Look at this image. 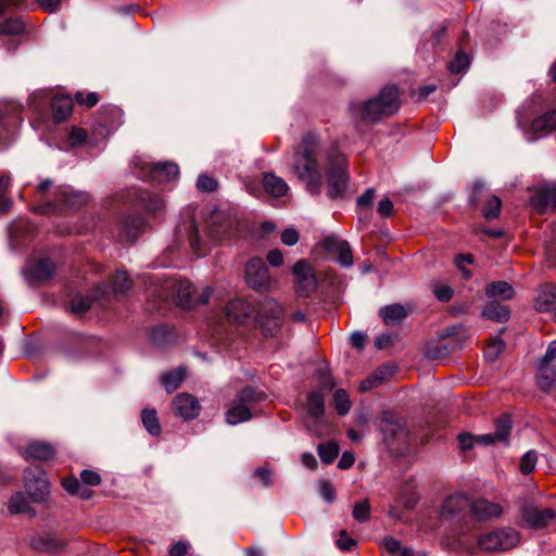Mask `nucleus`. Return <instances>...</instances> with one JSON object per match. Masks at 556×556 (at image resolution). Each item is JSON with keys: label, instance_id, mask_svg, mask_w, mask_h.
Returning <instances> with one entry per match:
<instances>
[{"label": "nucleus", "instance_id": "1", "mask_svg": "<svg viewBox=\"0 0 556 556\" xmlns=\"http://www.w3.org/2000/svg\"><path fill=\"white\" fill-rule=\"evenodd\" d=\"M303 151H296L293 155L292 168L296 176L306 182L307 190L318 195L321 191V174L316 162L317 138L313 134H306L302 139Z\"/></svg>", "mask_w": 556, "mask_h": 556}, {"label": "nucleus", "instance_id": "2", "mask_svg": "<svg viewBox=\"0 0 556 556\" xmlns=\"http://www.w3.org/2000/svg\"><path fill=\"white\" fill-rule=\"evenodd\" d=\"M400 108L399 90L394 86H387L379 94L363 102L361 105L352 104L351 111L366 122H377L386 115L394 114Z\"/></svg>", "mask_w": 556, "mask_h": 556}, {"label": "nucleus", "instance_id": "3", "mask_svg": "<svg viewBox=\"0 0 556 556\" xmlns=\"http://www.w3.org/2000/svg\"><path fill=\"white\" fill-rule=\"evenodd\" d=\"M189 245L191 251L198 256H204L203 240L199 235V229L194 215L190 211H186L174 230V241L166 249V253L173 255L176 251L185 249Z\"/></svg>", "mask_w": 556, "mask_h": 556}, {"label": "nucleus", "instance_id": "4", "mask_svg": "<svg viewBox=\"0 0 556 556\" xmlns=\"http://www.w3.org/2000/svg\"><path fill=\"white\" fill-rule=\"evenodd\" d=\"M440 516L444 520L454 522L460 533L467 534L471 531V500L465 493L448 495L442 503Z\"/></svg>", "mask_w": 556, "mask_h": 556}, {"label": "nucleus", "instance_id": "5", "mask_svg": "<svg viewBox=\"0 0 556 556\" xmlns=\"http://www.w3.org/2000/svg\"><path fill=\"white\" fill-rule=\"evenodd\" d=\"M264 399L262 392H256L251 387L243 388L233 399L230 407L225 414L228 425L236 426L249 421L252 417V409L255 404Z\"/></svg>", "mask_w": 556, "mask_h": 556}, {"label": "nucleus", "instance_id": "6", "mask_svg": "<svg viewBox=\"0 0 556 556\" xmlns=\"http://www.w3.org/2000/svg\"><path fill=\"white\" fill-rule=\"evenodd\" d=\"M328 182V197L330 199L343 198L346 193L349 173L348 163L341 154L330 155L326 166Z\"/></svg>", "mask_w": 556, "mask_h": 556}, {"label": "nucleus", "instance_id": "7", "mask_svg": "<svg viewBox=\"0 0 556 556\" xmlns=\"http://www.w3.org/2000/svg\"><path fill=\"white\" fill-rule=\"evenodd\" d=\"M520 535L513 528H501L479 536L478 545L485 552H504L519 544Z\"/></svg>", "mask_w": 556, "mask_h": 556}, {"label": "nucleus", "instance_id": "8", "mask_svg": "<svg viewBox=\"0 0 556 556\" xmlns=\"http://www.w3.org/2000/svg\"><path fill=\"white\" fill-rule=\"evenodd\" d=\"M245 281L250 288L267 293L274 290L275 281L270 278L268 268L261 257H252L245 265Z\"/></svg>", "mask_w": 556, "mask_h": 556}, {"label": "nucleus", "instance_id": "9", "mask_svg": "<svg viewBox=\"0 0 556 556\" xmlns=\"http://www.w3.org/2000/svg\"><path fill=\"white\" fill-rule=\"evenodd\" d=\"M256 321L264 332L274 336L282 323L283 311L280 304L274 299H265L256 309Z\"/></svg>", "mask_w": 556, "mask_h": 556}, {"label": "nucleus", "instance_id": "10", "mask_svg": "<svg viewBox=\"0 0 556 556\" xmlns=\"http://www.w3.org/2000/svg\"><path fill=\"white\" fill-rule=\"evenodd\" d=\"M24 488L33 503H43L50 493L49 482L39 467L24 470Z\"/></svg>", "mask_w": 556, "mask_h": 556}, {"label": "nucleus", "instance_id": "11", "mask_svg": "<svg viewBox=\"0 0 556 556\" xmlns=\"http://www.w3.org/2000/svg\"><path fill=\"white\" fill-rule=\"evenodd\" d=\"M175 289L178 305L184 308H192L197 304H206L212 295L213 290L205 287L199 296L195 295V288L189 280L180 279L172 283Z\"/></svg>", "mask_w": 556, "mask_h": 556}, {"label": "nucleus", "instance_id": "12", "mask_svg": "<svg viewBox=\"0 0 556 556\" xmlns=\"http://www.w3.org/2000/svg\"><path fill=\"white\" fill-rule=\"evenodd\" d=\"M520 515L522 521L533 530L544 529L556 519L555 509H540L531 503H525L521 506Z\"/></svg>", "mask_w": 556, "mask_h": 556}, {"label": "nucleus", "instance_id": "13", "mask_svg": "<svg viewBox=\"0 0 556 556\" xmlns=\"http://www.w3.org/2000/svg\"><path fill=\"white\" fill-rule=\"evenodd\" d=\"M226 317L232 324L251 325L256 323V308L244 300L235 299L226 306Z\"/></svg>", "mask_w": 556, "mask_h": 556}, {"label": "nucleus", "instance_id": "14", "mask_svg": "<svg viewBox=\"0 0 556 556\" xmlns=\"http://www.w3.org/2000/svg\"><path fill=\"white\" fill-rule=\"evenodd\" d=\"M320 247L327 253L336 254L337 262L340 266L344 268L353 266L354 258L351 247L346 240H343L338 236H328L321 240Z\"/></svg>", "mask_w": 556, "mask_h": 556}, {"label": "nucleus", "instance_id": "15", "mask_svg": "<svg viewBox=\"0 0 556 556\" xmlns=\"http://www.w3.org/2000/svg\"><path fill=\"white\" fill-rule=\"evenodd\" d=\"M52 180L47 178L42 180L35 190L34 204L31 210L41 215H49L56 212L55 198L53 195Z\"/></svg>", "mask_w": 556, "mask_h": 556}, {"label": "nucleus", "instance_id": "16", "mask_svg": "<svg viewBox=\"0 0 556 556\" xmlns=\"http://www.w3.org/2000/svg\"><path fill=\"white\" fill-rule=\"evenodd\" d=\"M53 195L55 198L54 203H56V211L60 207L78 210L89 200V194L87 192L76 191L70 186L55 188L53 190Z\"/></svg>", "mask_w": 556, "mask_h": 556}, {"label": "nucleus", "instance_id": "17", "mask_svg": "<svg viewBox=\"0 0 556 556\" xmlns=\"http://www.w3.org/2000/svg\"><path fill=\"white\" fill-rule=\"evenodd\" d=\"M511 431V421L508 415H502L495 422V431L493 433H484L476 435V443L480 445H493L496 443L508 444Z\"/></svg>", "mask_w": 556, "mask_h": 556}, {"label": "nucleus", "instance_id": "18", "mask_svg": "<svg viewBox=\"0 0 556 556\" xmlns=\"http://www.w3.org/2000/svg\"><path fill=\"white\" fill-rule=\"evenodd\" d=\"M459 328H462L460 325L450 327L441 333L438 340L428 342L424 350L425 357L430 361H439L446 357L452 352V349L444 342V339L454 336Z\"/></svg>", "mask_w": 556, "mask_h": 556}, {"label": "nucleus", "instance_id": "19", "mask_svg": "<svg viewBox=\"0 0 556 556\" xmlns=\"http://www.w3.org/2000/svg\"><path fill=\"white\" fill-rule=\"evenodd\" d=\"M293 275L295 277L299 291L308 295L316 288L317 280L315 273L306 260H300L293 267Z\"/></svg>", "mask_w": 556, "mask_h": 556}, {"label": "nucleus", "instance_id": "20", "mask_svg": "<svg viewBox=\"0 0 556 556\" xmlns=\"http://www.w3.org/2000/svg\"><path fill=\"white\" fill-rule=\"evenodd\" d=\"M173 409L184 420H192L200 414L201 406L195 396L189 393H179L173 400Z\"/></svg>", "mask_w": 556, "mask_h": 556}, {"label": "nucleus", "instance_id": "21", "mask_svg": "<svg viewBox=\"0 0 556 556\" xmlns=\"http://www.w3.org/2000/svg\"><path fill=\"white\" fill-rule=\"evenodd\" d=\"M54 273L55 265L48 258H41L29 263L24 270L25 277L31 286L50 279Z\"/></svg>", "mask_w": 556, "mask_h": 556}, {"label": "nucleus", "instance_id": "22", "mask_svg": "<svg viewBox=\"0 0 556 556\" xmlns=\"http://www.w3.org/2000/svg\"><path fill=\"white\" fill-rule=\"evenodd\" d=\"M24 0H0V15L8 9L20 7ZM24 31V24L20 18L0 20V36H17Z\"/></svg>", "mask_w": 556, "mask_h": 556}, {"label": "nucleus", "instance_id": "23", "mask_svg": "<svg viewBox=\"0 0 556 556\" xmlns=\"http://www.w3.org/2000/svg\"><path fill=\"white\" fill-rule=\"evenodd\" d=\"M503 514V508L497 503H492L485 498H478L471 501V517L470 521H488L496 519Z\"/></svg>", "mask_w": 556, "mask_h": 556}, {"label": "nucleus", "instance_id": "24", "mask_svg": "<svg viewBox=\"0 0 556 556\" xmlns=\"http://www.w3.org/2000/svg\"><path fill=\"white\" fill-rule=\"evenodd\" d=\"M306 414L313 419V422H307L306 427L317 432V426L321 424L325 414V401L324 395L319 391H313L307 395Z\"/></svg>", "mask_w": 556, "mask_h": 556}, {"label": "nucleus", "instance_id": "25", "mask_svg": "<svg viewBox=\"0 0 556 556\" xmlns=\"http://www.w3.org/2000/svg\"><path fill=\"white\" fill-rule=\"evenodd\" d=\"M531 204L540 212L556 210V184L541 187L531 198Z\"/></svg>", "mask_w": 556, "mask_h": 556}, {"label": "nucleus", "instance_id": "26", "mask_svg": "<svg viewBox=\"0 0 556 556\" xmlns=\"http://www.w3.org/2000/svg\"><path fill=\"white\" fill-rule=\"evenodd\" d=\"M179 174L178 165L170 162L150 164L148 177L156 182H167L177 178Z\"/></svg>", "mask_w": 556, "mask_h": 556}, {"label": "nucleus", "instance_id": "27", "mask_svg": "<svg viewBox=\"0 0 556 556\" xmlns=\"http://www.w3.org/2000/svg\"><path fill=\"white\" fill-rule=\"evenodd\" d=\"M106 292L108 288L105 286H98L92 295L76 294L71 301V311L76 315L86 313L91 307L92 302L102 299Z\"/></svg>", "mask_w": 556, "mask_h": 556}, {"label": "nucleus", "instance_id": "28", "mask_svg": "<svg viewBox=\"0 0 556 556\" xmlns=\"http://www.w3.org/2000/svg\"><path fill=\"white\" fill-rule=\"evenodd\" d=\"M534 308L538 312H551L556 309V286L544 285L534 298Z\"/></svg>", "mask_w": 556, "mask_h": 556}, {"label": "nucleus", "instance_id": "29", "mask_svg": "<svg viewBox=\"0 0 556 556\" xmlns=\"http://www.w3.org/2000/svg\"><path fill=\"white\" fill-rule=\"evenodd\" d=\"M538 386L541 390H548L556 379V366L540 358L535 365Z\"/></svg>", "mask_w": 556, "mask_h": 556}, {"label": "nucleus", "instance_id": "30", "mask_svg": "<svg viewBox=\"0 0 556 556\" xmlns=\"http://www.w3.org/2000/svg\"><path fill=\"white\" fill-rule=\"evenodd\" d=\"M380 546L392 556H428L425 551L416 552L413 548L403 546L401 541L393 536H384Z\"/></svg>", "mask_w": 556, "mask_h": 556}, {"label": "nucleus", "instance_id": "31", "mask_svg": "<svg viewBox=\"0 0 556 556\" xmlns=\"http://www.w3.org/2000/svg\"><path fill=\"white\" fill-rule=\"evenodd\" d=\"M22 106L16 102H7L0 104V125L4 128L15 127L22 123Z\"/></svg>", "mask_w": 556, "mask_h": 556}, {"label": "nucleus", "instance_id": "32", "mask_svg": "<svg viewBox=\"0 0 556 556\" xmlns=\"http://www.w3.org/2000/svg\"><path fill=\"white\" fill-rule=\"evenodd\" d=\"M31 500L28 494L22 491L15 492L9 500L8 509L11 515L28 514L36 515V510L30 506Z\"/></svg>", "mask_w": 556, "mask_h": 556}, {"label": "nucleus", "instance_id": "33", "mask_svg": "<svg viewBox=\"0 0 556 556\" xmlns=\"http://www.w3.org/2000/svg\"><path fill=\"white\" fill-rule=\"evenodd\" d=\"M407 315L408 311L400 303L386 305L379 309V316L388 326L401 324Z\"/></svg>", "mask_w": 556, "mask_h": 556}, {"label": "nucleus", "instance_id": "34", "mask_svg": "<svg viewBox=\"0 0 556 556\" xmlns=\"http://www.w3.org/2000/svg\"><path fill=\"white\" fill-rule=\"evenodd\" d=\"M484 319L493 320L496 323H505L509 319L510 312L506 305L496 301H491L484 305L481 312Z\"/></svg>", "mask_w": 556, "mask_h": 556}, {"label": "nucleus", "instance_id": "35", "mask_svg": "<svg viewBox=\"0 0 556 556\" xmlns=\"http://www.w3.org/2000/svg\"><path fill=\"white\" fill-rule=\"evenodd\" d=\"M73 101L67 96H55L51 101L53 118L56 123L65 121L72 113Z\"/></svg>", "mask_w": 556, "mask_h": 556}, {"label": "nucleus", "instance_id": "36", "mask_svg": "<svg viewBox=\"0 0 556 556\" xmlns=\"http://www.w3.org/2000/svg\"><path fill=\"white\" fill-rule=\"evenodd\" d=\"M263 184L266 192L276 198L285 195L289 190L287 182L273 173L264 174Z\"/></svg>", "mask_w": 556, "mask_h": 556}, {"label": "nucleus", "instance_id": "37", "mask_svg": "<svg viewBox=\"0 0 556 556\" xmlns=\"http://www.w3.org/2000/svg\"><path fill=\"white\" fill-rule=\"evenodd\" d=\"M380 430L386 438H394L403 431V426L395 414L383 412L381 415Z\"/></svg>", "mask_w": 556, "mask_h": 556}, {"label": "nucleus", "instance_id": "38", "mask_svg": "<svg viewBox=\"0 0 556 556\" xmlns=\"http://www.w3.org/2000/svg\"><path fill=\"white\" fill-rule=\"evenodd\" d=\"M54 448L49 443L31 442L25 448V457L37 460H49L54 456Z\"/></svg>", "mask_w": 556, "mask_h": 556}, {"label": "nucleus", "instance_id": "39", "mask_svg": "<svg viewBox=\"0 0 556 556\" xmlns=\"http://www.w3.org/2000/svg\"><path fill=\"white\" fill-rule=\"evenodd\" d=\"M531 129L540 135L556 129V109L535 118L531 124Z\"/></svg>", "mask_w": 556, "mask_h": 556}, {"label": "nucleus", "instance_id": "40", "mask_svg": "<svg viewBox=\"0 0 556 556\" xmlns=\"http://www.w3.org/2000/svg\"><path fill=\"white\" fill-rule=\"evenodd\" d=\"M485 293L489 298H502L510 300L515 295L514 288L506 281H493L486 286Z\"/></svg>", "mask_w": 556, "mask_h": 556}, {"label": "nucleus", "instance_id": "41", "mask_svg": "<svg viewBox=\"0 0 556 556\" xmlns=\"http://www.w3.org/2000/svg\"><path fill=\"white\" fill-rule=\"evenodd\" d=\"M186 369L178 367L176 370H170L163 374L161 382L168 393L174 392L185 380Z\"/></svg>", "mask_w": 556, "mask_h": 556}, {"label": "nucleus", "instance_id": "42", "mask_svg": "<svg viewBox=\"0 0 556 556\" xmlns=\"http://www.w3.org/2000/svg\"><path fill=\"white\" fill-rule=\"evenodd\" d=\"M144 219L140 215H134L128 218H126L124 223V231L127 240L135 241L144 227Z\"/></svg>", "mask_w": 556, "mask_h": 556}, {"label": "nucleus", "instance_id": "43", "mask_svg": "<svg viewBox=\"0 0 556 556\" xmlns=\"http://www.w3.org/2000/svg\"><path fill=\"white\" fill-rule=\"evenodd\" d=\"M33 545L43 552L56 553L63 548L64 543L55 536L48 535L38 538L34 541Z\"/></svg>", "mask_w": 556, "mask_h": 556}, {"label": "nucleus", "instance_id": "44", "mask_svg": "<svg viewBox=\"0 0 556 556\" xmlns=\"http://www.w3.org/2000/svg\"><path fill=\"white\" fill-rule=\"evenodd\" d=\"M141 420L146 430L151 435H159L161 433V426L155 409H143L141 413Z\"/></svg>", "mask_w": 556, "mask_h": 556}, {"label": "nucleus", "instance_id": "45", "mask_svg": "<svg viewBox=\"0 0 556 556\" xmlns=\"http://www.w3.org/2000/svg\"><path fill=\"white\" fill-rule=\"evenodd\" d=\"M139 200L142 204V206L151 213H157L161 212L164 207V202L162 198H160L156 194H151L147 191H141L139 193Z\"/></svg>", "mask_w": 556, "mask_h": 556}, {"label": "nucleus", "instance_id": "46", "mask_svg": "<svg viewBox=\"0 0 556 556\" xmlns=\"http://www.w3.org/2000/svg\"><path fill=\"white\" fill-rule=\"evenodd\" d=\"M504 348L505 342L500 337L492 339L484 349L485 361L489 363L495 362Z\"/></svg>", "mask_w": 556, "mask_h": 556}, {"label": "nucleus", "instance_id": "47", "mask_svg": "<svg viewBox=\"0 0 556 556\" xmlns=\"http://www.w3.org/2000/svg\"><path fill=\"white\" fill-rule=\"evenodd\" d=\"M333 402L339 415H346L351 408V401L345 390L338 389L333 393Z\"/></svg>", "mask_w": 556, "mask_h": 556}, {"label": "nucleus", "instance_id": "48", "mask_svg": "<svg viewBox=\"0 0 556 556\" xmlns=\"http://www.w3.org/2000/svg\"><path fill=\"white\" fill-rule=\"evenodd\" d=\"M502 201L496 195H491L485 201L482 213L486 219H493L498 217L501 212Z\"/></svg>", "mask_w": 556, "mask_h": 556}, {"label": "nucleus", "instance_id": "49", "mask_svg": "<svg viewBox=\"0 0 556 556\" xmlns=\"http://www.w3.org/2000/svg\"><path fill=\"white\" fill-rule=\"evenodd\" d=\"M318 455L324 463L330 464L339 455V445L334 442L320 444L318 446Z\"/></svg>", "mask_w": 556, "mask_h": 556}, {"label": "nucleus", "instance_id": "50", "mask_svg": "<svg viewBox=\"0 0 556 556\" xmlns=\"http://www.w3.org/2000/svg\"><path fill=\"white\" fill-rule=\"evenodd\" d=\"M132 286L131 280L125 271H116L112 280V290L114 293H124Z\"/></svg>", "mask_w": 556, "mask_h": 556}, {"label": "nucleus", "instance_id": "51", "mask_svg": "<svg viewBox=\"0 0 556 556\" xmlns=\"http://www.w3.org/2000/svg\"><path fill=\"white\" fill-rule=\"evenodd\" d=\"M538 463V453L534 450L526 452L520 459V471L523 475L531 473Z\"/></svg>", "mask_w": 556, "mask_h": 556}, {"label": "nucleus", "instance_id": "52", "mask_svg": "<svg viewBox=\"0 0 556 556\" xmlns=\"http://www.w3.org/2000/svg\"><path fill=\"white\" fill-rule=\"evenodd\" d=\"M353 518L358 522H365L370 517V505L367 500L355 503L352 511Z\"/></svg>", "mask_w": 556, "mask_h": 556}, {"label": "nucleus", "instance_id": "53", "mask_svg": "<svg viewBox=\"0 0 556 556\" xmlns=\"http://www.w3.org/2000/svg\"><path fill=\"white\" fill-rule=\"evenodd\" d=\"M469 66V58L466 53L459 51L456 53L454 60L450 62L448 70L454 73L458 74L463 71H466Z\"/></svg>", "mask_w": 556, "mask_h": 556}, {"label": "nucleus", "instance_id": "54", "mask_svg": "<svg viewBox=\"0 0 556 556\" xmlns=\"http://www.w3.org/2000/svg\"><path fill=\"white\" fill-rule=\"evenodd\" d=\"M473 256L471 254H458L455 256L454 263L457 269L462 273L464 279L471 277V271L466 267V264H471Z\"/></svg>", "mask_w": 556, "mask_h": 556}, {"label": "nucleus", "instance_id": "55", "mask_svg": "<svg viewBox=\"0 0 556 556\" xmlns=\"http://www.w3.org/2000/svg\"><path fill=\"white\" fill-rule=\"evenodd\" d=\"M10 184V178L3 176L0 178V213L3 214L9 211L11 201L5 198V192Z\"/></svg>", "mask_w": 556, "mask_h": 556}, {"label": "nucleus", "instance_id": "56", "mask_svg": "<svg viewBox=\"0 0 556 556\" xmlns=\"http://www.w3.org/2000/svg\"><path fill=\"white\" fill-rule=\"evenodd\" d=\"M319 495L329 504L336 498V490L331 482L323 480L319 482Z\"/></svg>", "mask_w": 556, "mask_h": 556}, {"label": "nucleus", "instance_id": "57", "mask_svg": "<svg viewBox=\"0 0 556 556\" xmlns=\"http://www.w3.org/2000/svg\"><path fill=\"white\" fill-rule=\"evenodd\" d=\"M197 187L201 191L212 192L216 190L217 181L207 175H201L198 178Z\"/></svg>", "mask_w": 556, "mask_h": 556}, {"label": "nucleus", "instance_id": "58", "mask_svg": "<svg viewBox=\"0 0 556 556\" xmlns=\"http://www.w3.org/2000/svg\"><path fill=\"white\" fill-rule=\"evenodd\" d=\"M62 486L66 490V492L71 495L78 494L81 489V484L76 477H67L63 478Z\"/></svg>", "mask_w": 556, "mask_h": 556}, {"label": "nucleus", "instance_id": "59", "mask_svg": "<svg viewBox=\"0 0 556 556\" xmlns=\"http://www.w3.org/2000/svg\"><path fill=\"white\" fill-rule=\"evenodd\" d=\"M81 481L91 486L99 485L101 483V477L98 472L85 469L80 472Z\"/></svg>", "mask_w": 556, "mask_h": 556}, {"label": "nucleus", "instance_id": "60", "mask_svg": "<svg viewBox=\"0 0 556 556\" xmlns=\"http://www.w3.org/2000/svg\"><path fill=\"white\" fill-rule=\"evenodd\" d=\"M75 98L79 104H85L87 108H92L99 102V97L96 92H89L86 97L83 92H76Z\"/></svg>", "mask_w": 556, "mask_h": 556}, {"label": "nucleus", "instance_id": "61", "mask_svg": "<svg viewBox=\"0 0 556 556\" xmlns=\"http://www.w3.org/2000/svg\"><path fill=\"white\" fill-rule=\"evenodd\" d=\"M86 138V130L79 127H73L68 136V140L72 146L81 144L83 142H85Z\"/></svg>", "mask_w": 556, "mask_h": 556}, {"label": "nucleus", "instance_id": "62", "mask_svg": "<svg viewBox=\"0 0 556 556\" xmlns=\"http://www.w3.org/2000/svg\"><path fill=\"white\" fill-rule=\"evenodd\" d=\"M299 241V232L294 228H287L281 233V242L288 247L296 244Z\"/></svg>", "mask_w": 556, "mask_h": 556}, {"label": "nucleus", "instance_id": "63", "mask_svg": "<svg viewBox=\"0 0 556 556\" xmlns=\"http://www.w3.org/2000/svg\"><path fill=\"white\" fill-rule=\"evenodd\" d=\"M356 544V541L350 538L346 533V531L342 530L340 531V538L337 540V546L342 551H350L354 545Z\"/></svg>", "mask_w": 556, "mask_h": 556}, {"label": "nucleus", "instance_id": "64", "mask_svg": "<svg viewBox=\"0 0 556 556\" xmlns=\"http://www.w3.org/2000/svg\"><path fill=\"white\" fill-rule=\"evenodd\" d=\"M453 289L448 286H438L435 289H434V294H435V298L441 301V302H447L452 299L453 296Z\"/></svg>", "mask_w": 556, "mask_h": 556}]
</instances>
